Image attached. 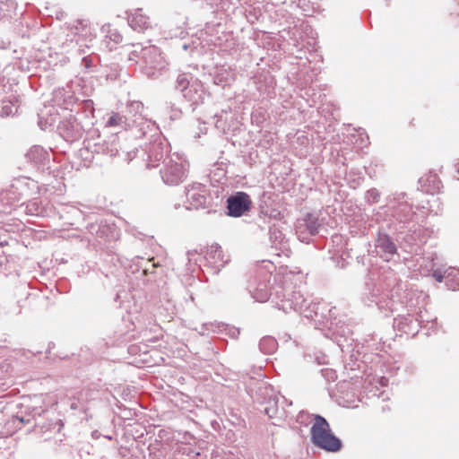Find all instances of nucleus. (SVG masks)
<instances>
[{
    "label": "nucleus",
    "mask_w": 459,
    "mask_h": 459,
    "mask_svg": "<svg viewBox=\"0 0 459 459\" xmlns=\"http://www.w3.org/2000/svg\"><path fill=\"white\" fill-rule=\"evenodd\" d=\"M174 91L182 96L183 100L188 103L185 109L194 112L195 108L203 104L205 98L209 96L203 82L188 73H178L174 82ZM167 108L169 109V117L171 120L179 119L183 114L184 108L178 106L172 101L166 102Z\"/></svg>",
    "instance_id": "obj_1"
},
{
    "label": "nucleus",
    "mask_w": 459,
    "mask_h": 459,
    "mask_svg": "<svg viewBox=\"0 0 459 459\" xmlns=\"http://www.w3.org/2000/svg\"><path fill=\"white\" fill-rule=\"evenodd\" d=\"M379 285L382 293H378V289L377 292L373 290L371 296L364 299V303L368 307L376 305L378 310L387 316L389 313H393L396 309V305L400 301V291L403 290L404 286L393 271L382 274Z\"/></svg>",
    "instance_id": "obj_2"
},
{
    "label": "nucleus",
    "mask_w": 459,
    "mask_h": 459,
    "mask_svg": "<svg viewBox=\"0 0 459 459\" xmlns=\"http://www.w3.org/2000/svg\"><path fill=\"white\" fill-rule=\"evenodd\" d=\"M270 297L273 306L285 313L291 310L301 313L307 303V299L304 298L292 281L284 277H274Z\"/></svg>",
    "instance_id": "obj_3"
},
{
    "label": "nucleus",
    "mask_w": 459,
    "mask_h": 459,
    "mask_svg": "<svg viewBox=\"0 0 459 459\" xmlns=\"http://www.w3.org/2000/svg\"><path fill=\"white\" fill-rule=\"evenodd\" d=\"M247 388L258 411L271 419L282 417L278 406L279 397L271 385L264 380L250 379Z\"/></svg>",
    "instance_id": "obj_4"
},
{
    "label": "nucleus",
    "mask_w": 459,
    "mask_h": 459,
    "mask_svg": "<svg viewBox=\"0 0 459 459\" xmlns=\"http://www.w3.org/2000/svg\"><path fill=\"white\" fill-rule=\"evenodd\" d=\"M313 416L315 422L310 429L312 444L329 453L339 452L342 448V442L332 432L326 419L319 414Z\"/></svg>",
    "instance_id": "obj_5"
},
{
    "label": "nucleus",
    "mask_w": 459,
    "mask_h": 459,
    "mask_svg": "<svg viewBox=\"0 0 459 459\" xmlns=\"http://www.w3.org/2000/svg\"><path fill=\"white\" fill-rule=\"evenodd\" d=\"M95 152L108 154L110 157L117 156L128 163L136 157L139 150L137 146H133L123 135L114 134L104 140L101 144H95Z\"/></svg>",
    "instance_id": "obj_6"
},
{
    "label": "nucleus",
    "mask_w": 459,
    "mask_h": 459,
    "mask_svg": "<svg viewBox=\"0 0 459 459\" xmlns=\"http://www.w3.org/2000/svg\"><path fill=\"white\" fill-rule=\"evenodd\" d=\"M186 195L189 206L187 209H207L208 212H215L218 206L212 196L207 193L206 186L201 183H194L186 186Z\"/></svg>",
    "instance_id": "obj_7"
},
{
    "label": "nucleus",
    "mask_w": 459,
    "mask_h": 459,
    "mask_svg": "<svg viewBox=\"0 0 459 459\" xmlns=\"http://www.w3.org/2000/svg\"><path fill=\"white\" fill-rule=\"evenodd\" d=\"M321 223L316 213L307 212L302 218L297 220L295 230L298 238L304 243H308L310 237L319 232Z\"/></svg>",
    "instance_id": "obj_8"
},
{
    "label": "nucleus",
    "mask_w": 459,
    "mask_h": 459,
    "mask_svg": "<svg viewBox=\"0 0 459 459\" xmlns=\"http://www.w3.org/2000/svg\"><path fill=\"white\" fill-rule=\"evenodd\" d=\"M252 200L243 191H238L230 195L226 201V214L230 217L238 218L250 211Z\"/></svg>",
    "instance_id": "obj_9"
},
{
    "label": "nucleus",
    "mask_w": 459,
    "mask_h": 459,
    "mask_svg": "<svg viewBox=\"0 0 459 459\" xmlns=\"http://www.w3.org/2000/svg\"><path fill=\"white\" fill-rule=\"evenodd\" d=\"M160 175L165 184L177 186L186 178V169L181 162L175 161L171 158L165 159L164 168L160 169Z\"/></svg>",
    "instance_id": "obj_10"
},
{
    "label": "nucleus",
    "mask_w": 459,
    "mask_h": 459,
    "mask_svg": "<svg viewBox=\"0 0 459 459\" xmlns=\"http://www.w3.org/2000/svg\"><path fill=\"white\" fill-rule=\"evenodd\" d=\"M375 248L377 255L385 261L391 260L398 250L396 241L385 230H378L375 239Z\"/></svg>",
    "instance_id": "obj_11"
},
{
    "label": "nucleus",
    "mask_w": 459,
    "mask_h": 459,
    "mask_svg": "<svg viewBox=\"0 0 459 459\" xmlns=\"http://www.w3.org/2000/svg\"><path fill=\"white\" fill-rule=\"evenodd\" d=\"M57 132L66 142L74 143L79 141L82 137L84 128L77 118L71 116L69 118L59 122Z\"/></svg>",
    "instance_id": "obj_12"
},
{
    "label": "nucleus",
    "mask_w": 459,
    "mask_h": 459,
    "mask_svg": "<svg viewBox=\"0 0 459 459\" xmlns=\"http://www.w3.org/2000/svg\"><path fill=\"white\" fill-rule=\"evenodd\" d=\"M305 309L300 314H303L305 317L311 318L318 322L325 320L328 321L334 315L333 309L335 307H328L325 302L314 303L307 299Z\"/></svg>",
    "instance_id": "obj_13"
},
{
    "label": "nucleus",
    "mask_w": 459,
    "mask_h": 459,
    "mask_svg": "<svg viewBox=\"0 0 459 459\" xmlns=\"http://www.w3.org/2000/svg\"><path fill=\"white\" fill-rule=\"evenodd\" d=\"M437 317L433 319H425L423 315L420 314L414 321L412 317L409 315L408 316H400L398 318H394V326H396L399 330L404 332V333H410L412 332L417 328V326L420 327H426L428 325L430 324L429 329H433L437 325Z\"/></svg>",
    "instance_id": "obj_14"
},
{
    "label": "nucleus",
    "mask_w": 459,
    "mask_h": 459,
    "mask_svg": "<svg viewBox=\"0 0 459 459\" xmlns=\"http://www.w3.org/2000/svg\"><path fill=\"white\" fill-rule=\"evenodd\" d=\"M157 130L155 123L145 118L143 116H138L131 119L129 131L134 138H143L148 135L152 137L157 134Z\"/></svg>",
    "instance_id": "obj_15"
},
{
    "label": "nucleus",
    "mask_w": 459,
    "mask_h": 459,
    "mask_svg": "<svg viewBox=\"0 0 459 459\" xmlns=\"http://www.w3.org/2000/svg\"><path fill=\"white\" fill-rule=\"evenodd\" d=\"M46 411H44L43 409L41 408H29L28 410H26V414L25 415H22V414H17L15 416V419L18 420L22 424H30L31 422V420H34V426L35 427H40L42 429H46V430H51V429H54L56 428H57V431H60L61 429V427H62V424H61V420H56L55 422H52L48 424V426H46L45 424H42L39 420L38 418H39L41 416V414L43 412H45Z\"/></svg>",
    "instance_id": "obj_16"
},
{
    "label": "nucleus",
    "mask_w": 459,
    "mask_h": 459,
    "mask_svg": "<svg viewBox=\"0 0 459 459\" xmlns=\"http://www.w3.org/2000/svg\"><path fill=\"white\" fill-rule=\"evenodd\" d=\"M143 59L149 69H153L152 72L147 73V75L152 79H157L160 74V71L165 67V61L161 57L158 49L152 48L145 50Z\"/></svg>",
    "instance_id": "obj_17"
},
{
    "label": "nucleus",
    "mask_w": 459,
    "mask_h": 459,
    "mask_svg": "<svg viewBox=\"0 0 459 459\" xmlns=\"http://www.w3.org/2000/svg\"><path fill=\"white\" fill-rule=\"evenodd\" d=\"M259 228L261 230H265L268 229L270 242L272 243V247L276 250H284L287 248L288 240L277 224L273 223V225H268L267 227L259 225Z\"/></svg>",
    "instance_id": "obj_18"
},
{
    "label": "nucleus",
    "mask_w": 459,
    "mask_h": 459,
    "mask_svg": "<svg viewBox=\"0 0 459 459\" xmlns=\"http://www.w3.org/2000/svg\"><path fill=\"white\" fill-rule=\"evenodd\" d=\"M440 186L441 181L437 175L436 173L429 172L419 178L417 189L427 194L434 195L439 190Z\"/></svg>",
    "instance_id": "obj_19"
},
{
    "label": "nucleus",
    "mask_w": 459,
    "mask_h": 459,
    "mask_svg": "<svg viewBox=\"0 0 459 459\" xmlns=\"http://www.w3.org/2000/svg\"><path fill=\"white\" fill-rule=\"evenodd\" d=\"M147 153L150 161V163H148V167H157L158 164H156V162L166 159L165 155L168 153V145L160 141H154L149 146Z\"/></svg>",
    "instance_id": "obj_20"
},
{
    "label": "nucleus",
    "mask_w": 459,
    "mask_h": 459,
    "mask_svg": "<svg viewBox=\"0 0 459 459\" xmlns=\"http://www.w3.org/2000/svg\"><path fill=\"white\" fill-rule=\"evenodd\" d=\"M271 277V275L264 273V279L259 280L254 290H250V293L256 301L264 302L269 299L271 300L270 292L273 285L269 287L267 284L270 283Z\"/></svg>",
    "instance_id": "obj_21"
},
{
    "label": "nucleus",
    "mask_w": 459,
    "mask_h": 459,
    "mask_svg": "<svg viewBox=\"0 0 459 459\" xmlns=\"http://www.w3.org/2000/svg\"><path fill=\"white\" fill-rule=\"evenodd\" d=\"M128 24L134 30L138 32H144L152 28L149 17L143 15L141 10H136L134 14L128 17Z\"/></svg>",
    "instance_id": "obj_22"
},
{
    "label": "nucleus",
    "mask_w": 459,
    "mask_h": 459,
    "mask_svg": "<svg viewBox=\"0 0 459 459\" xmlns=\"http://www.w3.org/2000/svg\"><path fill=\"white\" fill-rule=\"evenodd\" d=\"M89 232L91 234H95L98 238H115V233L117 231V228L114 224L108 225L106 222L100 223H91L88 226Z\"/></svg>",
    "instance_id": "obj_23"
},
{
    "label": "nucleus",
    "mask_w": 459,
    "mask_h": 459,
    "mask_svg": "<svg viewBox=\"0 0 459 459\" xmlns=\"http://www.w3.org/2000/svg\"><path fill=\"white\" fill-rule=\"evenodd\" d=\"M391 212L394 220L403 224L413 221L416 216L415 212L412 211V205L410 204L407 205H403L402 207H397Z\"/></svg>",
    "instance_id": "obj_24"
},
{
    "label": "nucleus",
    "mask_w": 459,
    "mask_h": 459,
    "mask_svg": "<svg viewBox=\"0 0 459 459\" xmlns=\"http://www.w3.org/2000/svg\"><path fill=\"white\" fill-rule=\"evenodd\" d=\"M68 29L74 37L83 38L89 41H91L93 38L89 22L86 20H78L75 24L69 26Z\"/></svg>",
    "instance_id": "obj_25"
},
{
    "label": "nucleus",
    "mask_w": 459,
    "mask_h": 459,
    "mask_svg": "<svg viewBox=\"0 0 459 459\" xmlns=\"http://www.w3.org/2000/svg\"><path fill=\"white\" fill-rule=\"evenodd\" d=\"M154 268L155 264L152 260L139 256L136 257V262L129 265L132 273H141L142 276L152 273Z\"/></svg>",
    "instance_id": "obj_26"
},
{
    "label": "nucleus",
    "mask_w": 459,
    "mask_h": 459,
    "mask_svg": "<svg viewBox=\"0 0 459 459\" xmlns=\"http://www.w3.org/2000/svg\"><path fill=\"white\" fill-rule=\"evenodd\" d=\"M333 334L335 335V342L340 347L343 346L342 338L344 342H348L349 340L353 341V331L346 325H338L336 323L335 328L333 330Z\"/></svg>",
    "instance_id": "obj_27"
},
{
    "label": "nucleus",
    "mask_w": 459,
    "mask_h": 459,
    "mask_svg": "<svg viewBox=\"0 0 459 459\" xmlns=\"http://www.w3.org/2000/svg\"><path fill=\"white\" fill-rule=\"evenodd\" d=\"M47 154L41 146L34 145L25 153V158L30 163L39 164L45 160Z\"/></svg>",
    "instance_id": "obj_28"
},
{
    "label": "nucleus",
    "mask_w": 459,
    "mask_h": 459,
    "mask_svg": "<svg viewBox=\"0 0 459 459\" xmlns=\"http://www.w3.org/2000/svg\"><path fill=\"white\" fill-rule=\"evenodd\" d=\"M408 195L405 192H395L387 197V204L391 211L397 207L409 204Z\"/></svg>",
    "instance_id": "obj_29"
},
{
    "label": "nucleus",
    "mask_w": 459,
    "mask_h": 459,
    "mask_svg": "<svg viewBox=\"0 0 459 459\" xmlns=\"http://www.w3.org/2000/svg\"><path fill=\"white\" fill-rule=\"evenodd\" d=\"M258 348L264 354H272L277 350L278 342L273 336H264L259 341Z\"/></svg>",
    "instance_id": "obj_30"
},
{
    "label": "nucleus",
    "mask_w": 459,
    "mask_h": 459,
    "mask_svg": "<svg viewBox=\"0 0 459 459\" xmlns=\"http://www.w3.org/2000/svg\"><path fill=\"white\" fill-rule=\"evenodd\" d=\"M205 259L208 261L212 259L214 264L221 262L220 265L222 266L224 262L221 247L218 244L212 245L206 251Z\"/></svg>",
    "instance_id": "obj_31"
},
{
    "label": "nucleus",
    "mask_w": 459,
    "mask_h": 459,
    "mask_svg": "<svg viewBox=\"0 0 459 459\" xmlns=\"http://www.w3.org/2000/svg\"><path fill=\"white\" fill-rule=\"evenodd\" d=\"M108 126H122L126 129L131 126V118L122 116L119 113H113L107 121Z\"/></svg>",
    "instance_id": "obj_32"
},
{
    "label": "nucleus",
    "mask_w": 459,
    "mask_h": 459,
    "mask_svg": "<svg viewBox=\"0 0 459 459\" xmlns=\"http://www.w3.org/2000/svg\"><path fill=\"white\" fill-rule=\"evenodd\" d=\"M447 285L453 290L459 289V269L448 267L446 274Z\"/></svg>",
    "instance_id": "obj_33"
},
{
    "label": "nucleus",
    "mask_w": 459,
    "mask_h": 459,
    "mask_svg": "<svg viewBox=\"0 0 459 459\" xmlns=\"http://www.w3.org/2000/svg\"><path fill=\"white\" fill-rule=\"evenodd\" d=\"M218 333H224L226 335L232 339H238L240 333V330L229 325L219 323Z\"/></svg>",
    "instance_id": "obj_34"
},
{
    "label": "nucleus",
    "mask_w": 459,
    "mask_h": 459,
    "mask_svg": "<svg viewBox=\"0 0 459 459\" xmlns=\"http://www.w3.org/2000/svg\"><path fill=\"white\" fill-rule=\"evenodd\" d=\"M128 113L129 117L127 118H135L138 116H143L142 112L143 110V105L141 101H132L128 106Z\"/></svg>",
    "instance_id": "obj_35"
},
{
    "label": "nucleus",
    "mask_w": 459,
    "mask_h": 459,
    "mask_svg": "<svg viewBox=\"0 0 459 459\" xmlns=\"http://www.w3.org/2000/svg\"><path fill=\"white\" fill-rule=\"evenodd\" d=\"M218 322L204 323L199 328H195L200 335H208L210 333H218Z\"/></svg>",
    "instance_id": "obj_36"
},
{
    "label": "nucleus",
    "mask_w": 459,
    "mask_h": 459,
    "mask_svg": "<svg viewBox=\"0 0 459 459\" xmlns=\"http://www.w3.org/2000/svg\"><path fill=\"white\" fill-rule=\"evenodd\" d=\"M437 264L435 262L432 263L431 269L433 271L432 276L437 282H443L445 279H446L447 268L444 267H437Z\"/></svg>",
    "instance_id": "obj_37"
},
{
    "label": "nucleus",
    "mask_w": 459,
    "mask_h": 459,
    "mask_svg": "<svg viewBox=\"0 0 459 459\" xmlns=\"http://www.w3.org/2000/svg\"><path fill=\"white\" fill-rule=\"evenodd\" d=\"M99 62V56L97 55H88L82 58L81 65L87 70L91 71Z\"/></svg>",
    "instance_id": "obj_38"
},
{
    "label": "nucleus",
    "mask_w": 459,
    "mask_h": 459,
    "mask_svg": "<svg viewBox=\"0 0 459 459\" xmlns=\"http://www.w3.org/2000/svg\"><path fill=\"white\" fill-rule=\"evenodd\" d=\"M365 200L368 204H377L380 200V192L377 188H370L365 194Z\"/></svg>",
    "instance_id": "obj_39"
},
{
    "label": "nucleus",
    "mask_w": 459,
    "mask_h": 459,
    "mask_svg": "<svg viewBox=\"0 0 459 459\" xmlns=\"http://www.w3.org/2000/svg\"><path fill=\"white\" fill-rule=\"evenodd\" d=\"M16 112L17 108H14V106L10 102H3L2 106L0 107V117H2L13 116Z\"/></svg>",
    "instance_id": "obj_40"
},
{
    "label": "nucleus",
    "mask_w": 459,
    "mask_h": 459,
    "mask_svg": "<svg viewBox=\"0 0 459 459\" xmlns=\"http://www.w3.org/2000/svg\"><path fill=\"white\" fill-rule=\"evenodd\" d=\"M281 218H282V216H281V213L280 211L275 210V209L272 210L269 214L268 225H272L271 224L272 219L281 220Z\"/></svg>",
    "instance_id": "obj_41"
},
{
    "label": "nucleus",
    "mask_w": 459,
    "mask_h": 459,
    "mask_svg": "<svg viewBox=\"0 0 459 459\" xmlns=\"http://www.w3.org/2000/svg\"><path fill=\"white\" fill-rule=\"evenodd\" d=\"M109 38L116 43H119L122 41V36L117 31L111 32Z\"/></svg>",
    "instance_id": "obj_42"
},
{
    "label": "nucleus",
    "mask_w": 459,
    "mask_h": 459,
    "mask_svg": "<svg viewBox=\"0 0 459 459\" xmlns=\"http://www.w3.org/2000/svg\"><path fill=\"white\" fill-rule=\"evenodd\" d=\"M213 82H214V84H216V85H224V84H225L224 78H223V77H222V75H221V74H217V75L213 78Z\"/></svg>",
    "instance_id": "obj_43"
},
{
    "label": "nucleus",
    "mask_w": 459,
    "mask_h": 459,
    "mask_svg": "<svg viewBox=\"0 0 459 459\" xmlns=\"http://www.w3.org/2000/svg\"><path fill=\"white\" fill-rule=\"evenodd\" d=\"M197 254V250H188L186 253L188 261L191 262Z\"/></svg>",
    "instance_id": "obj_44"
},
{
    "label": "nucleus",
    "mask_w": 459,
    "mask_h": 459,
    "mask_svg": "<svg viewBox=\"0 0 459 459\" xmlns=\"http://www.w3.org/2000/svg\"><path fill=\"white\" fill-rule=\"evenodd\" d=\"M65 15V13L64 11H58L56 13V19L62 20Z\"/></svg>",
    "instance_id": "obj_45"
},
{
    "label": "nucleus",
    "mask_w": 459,
    "mask_h": 459,
    "mask_svg": "<svg viewBox=\"0 0 459 459\" xmlns=\"http://www.w3.org/2000/svg\"><path fill=\"white\" fill-rule=\"evenodd\" d=\"M134 262H136V258H135L134 260H133V261H132V263H130V264H126V263H128V260H126V263H124L123 261H121V264L125 266V268L128 269V270L131 272V270L129 269V265H130V264H134Z\"/></svg>",
    "instance_id": "obj_46"
},
{
    "label": "nucleus",
    "mask_w": 459,
    "mask_h": 459,
    "mask_svg": "<svg viewBox=\"0 0 459 459\" xmlns=\"http://www.w3.org/2000/svg\"><path fill=\"white\" fill-rule=\"evenodd\" d=\"M218 170H219V172L215 173V175L219 176L220 178L221 177L225 178V171L223 169H219Z\"/></svg>",
    "instance_id": "obj_47"
},
{
    "label": "nucleus",
    "mask_w": 459,
    "mask_h": 459,
    "mask_svg": "<svg viewBox=\"0 0 459 459\" xmlns=\"http://www.w3.org/2000/svg\"><path fill=\"white\" fill-rule=\"evenodd\" d=\"M32 209H34V211H37V210H38L37 205H36V204H35V203H33V204H31V208H30V212L31 213H32V211H33Z\"/></svg>",
    "instance_id": "obj_48"
},
{
    "label": "nucleus",
    "mask_w": 459,
    "mask_h": 459,
    "mask_svg": "<svg viewBox=\"0 0 459 459\" xmlns=\"http://www.w3.org/2000/svg\"><path fill=\"white\" fill-rule=\"evenodd\" d=\"M32 209H34V211H37V210H38L37 205H36V204H35V203H33V204H31V208H30V212L31 213H32V211H33Z\"/></svg>",
    "instance_id": "obj_49"
},
{
    "label": "nucleus",
    "mask_w": 459,
    "mask_h": 459,
    "mask_svg": "<svg viewBox=\"0 0 459 459\" xmlns=\"http://www.w3.org/2000/svg\"><path fill=\"white\" fill-rule=\"evenodd\" d=\"M32 209H34V211H37V210H38L37 205H36V204H35V203H33V204H31V208H30V212L31 213H32V211H33Z\"/></svg>",
    "instance_id": "obj_50"
},
{
    "label": "nucleus",
    "mask_w": 459,
    "mask_h": 459,
    "mask_svg": "<svg viewBox=\"0 0 459 459\" xmlns=\"http://www.w3.org/2000/svg\"><path fill=\"white\" fill-rule=\"evenodd\" d=\"M304 415H306V413L304 411H300V413L299 415V420H301Z\"/></svg>",
    "instance_id": "obj_51"
},
{
    "label": "nucleus",
    "mask_w": 459,
    "mask_h": 459,
    "mask_svg": "<svg viewBox=\"0 0 459 459\" xmlns=\"http://www.w3.org/2000/svg\"><path fill=\"white\" fill-rule=\"evenodd\" d=\"M163 432H165V430H163V429L160 430V432H159V437H163V436H162V433H163Z\"/></svg>",
    "instance_id": "obj_52"
},
{
    "label": "nucleus",
    "mask_w": 459,
    "mask_h": 459,
    "mask_svg": "<svg viewBox=\"0 0 459 459\" xmlns=\"http://www.w3.org/2000/svg\"><path fill=\"white\" fill-rule=\"evenodd\" d=\"M455 168H456V169H457V171L459 173V160H458V162L455 164Z\"/></svg>",
    "instance_id": "obj_53"
}]
</instances>
